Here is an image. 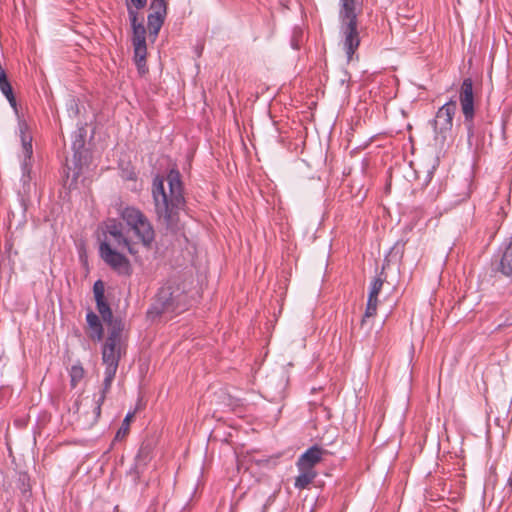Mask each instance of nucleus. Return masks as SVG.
<instances>
[{"instance_id":"bb28decb","label":"nucleus","mask_w":512,"mask_h":512,"mask_svg":"<svg viewBox=\"0 0 512 512\" xmlns=\"http://www.w3.org/2000/svg\"><path fill=\"white\" fill-rule=\"evenodd\" d=\"M24 149L28 156H30L32 154V144L30 142L29 143L24 142Z\"/></svg>"},{"instance_id":"6e6552de","label":"nucleus","mask_w":512,"mask_h":512,"mask_svg":"<svg viewBox=\"0 0 512 512\" xmlns=\"http://www.w3.org/2000/svg\"><path fill=\"white\" fill-rule=\"evenodd\" d=\"M457 110V104L455 101H449L444 104L437 112L435 118V127L440 132L448 131L452 128L453 117Z\"/></svg>"},{"instance_id":"1a4fd4ad","label":"nucleus","mask_w":512,"mask_h":512,"mask_svg":"<svg viewBox=\"0 0 512 512\" xmlns=\"http://www.w3.org/2000/svg\"><path fill=\"white\" fill-rule=\"evenodd\" d=\"M324 454L325 450L318 446L309 448L298 458L296 463L298 470L316 471L315 466L322 461Z\"/></svg>"},{"instance_id":"f257e3e1","label":"nucleus","mask_w":512,"mask_h":512,"mask_svg":"<svg viewBox=\"0 0 512 512\" xmlns=\"http://www.w3.org/2000/svg\"><path fill=\"white\" fill-rule=\"evenodd\" d=\"M120 216L126 223L127 229L114 219L106 222L107 234L113 242L136 256L139 249L151 250L155 242V230L150 220L142 211L135 207H125Z\"/></svg>"},{"instance_id":"9d476101","label":"nucleus","mask_w":512,"mask_h":512,"mask_svg":"<svg viewBox=\"0 0 512 512\" xmlns=\"http://www.w3.org/2000/svg\"><path fill=\"white\" fill-rule=\"evenodd\" d=\"M87 324H88V336L95 341H100L103 336V327L99 320V317L93 313L89 312L86 316Z\"/></svg>"},{"instance_id":"a878e982","label":"nucleus","mask_w":512,"mask_h":512,"mask_svg":"<svg viewBox=\"0 0 512 512\" xmlns=\"http://www.w3.org/2000/svg\"><path fill=\"white\" fill-rule=\"evenodd\" d=\"M131 2L136 8L140 9L146 5L147 0H131Z\"/></svg>"},{"instance_id":"7ed1b4c3","label":"nucleus","mask_w":512,"mask_h":512,"mask_svg":"<svg viewBox=\"0 0 512 512\" xmlns=\"http://www.w3.org/2000/svg\"><path fill=\"white\" fill-rule=\"evenodd\" d=\"M169 193L164 187L162 179L156 178L153 182V199L159 221L167 229L175 230L178 227V209L183 203L182 186L178 172L171 171L167 177Z\"/></svg>"},{"instance_id":"4be33fe9","label":"nucleus","mask_w":512,"mask_h":512,"mask_svg":"<svg viewBox=\"0 0 512 512\" xmlns=\"http://www.w3.org/2000/svg\"><path fill=\"white\" fill-rule=\"evenodd\" d=\"M150 459V449L148 446H143L141 447V449L139 450L138 454H137V457H136V461L137 463H139L140 461H143V464L145 465L146 464V461Z\"/></svg>"},{"instance_id":"423d86ee","label":"nucleus","mask_w":512,"mask_h":512,"mask_svg":"<svg viewBox=\"0 0 512 512\" xmlns=\"http://www.w3.org/2000/svg\"><path fill=\"white\" fill-rule=\"evenodd\" d=\"M156 302L160 313H181L187 308L188 297L179 286L168 285L159 290Z\"/></svg>"},{"instance_id":"6ab92c4d","label":"nucleus","mask_w":512,"mask_h":512,"mask_svg":"<svg viewBox=\"0 0 512 512\" xmlns=\"http://www.w3.org/2000/svg\"><path fill=\"white\" fill-rule=\"evenodd\" d=\"M145 34V27L142 24H138V26H135V28H133V44H145Z\"/></svg>"},{"instance_id":"b1692460","label":"nucleus","mask_w":512,"mask_h":512,"mask_svg":"<svg viewBox=\"0 0 512 512\" xmlns=\"http://www.w3.org/2000/svg\"><path fill=\"white\" fill-rule=\"evenodd\" d=\"M129 18H130V21H131V25H132V28H135V26H138V14L135 10L129 8Z\"/></svg>"},{"instance_id":"39448f33","label":"nucleus","mask_w":512,"mask_h":512,"mask_svg":"<svg viewBox=\"0 0 512 512\" xmlns=\"http://www.w3.org/2000/svg\"><path fill=\"white\" fill-rule=\"evenodd\" d=\"M114 246L120 248L113 242V238L107 234V229L105 228V238L99 245L101 259L118 274L130 276L132 267L129 259L117 251Z\"/></svg>"},{"instance_id":"393cba45","label":"nucleus","mask_w":512,"mask_h":512,"mask_svg":"<svg viewBox=\"0 0 512 512\" xmlns=\"http://www.w3.org/2000/svg\"><path fill=\"white\" fill-rule=\"evenodd\" d=\"M131 418H132V415L131 414H128L124 421H123V424H122V427L121 429L118 431V434H120L122 431L123 433H126L129 429V424H130V421H131Z\"/></svg>"},{"instance_id":"cd10ccee","label":"nucleus","mask_w":512,"mask_h":512,"mask_svg":"<svg viewBox=\"0 0 512 512\" xmlns=\"http://www.w3.org/2000/svg\"><path fill=\"white\" fill-rule=\"evenodd\" d=\"M508 486L512 489V475L508 479Z\"/></svg>"},{"instance_id":"4468645a","label":"nucleus","mask_w":512,"mask_h":512,"mask_svg":"<svg viewBox=\"0 0 512 512\" xmlns=\"http://www.w3.org/2000/svg\"><path fill=\"white\" fill-rule=\"evenodd\" d=\"M134 46V57L135 62L137 64L138 70L141 73L145 72V61H146V54H147V48L146 43L145 44H133Z\"/></svg>"},{"instance_id":"f8f14e48","label":"nucleus","mask_w":512,"mask_h":512,"mask_svg":"<svg viewBox=\"0 0 512 512\" xmlns=\"http://www.w3.org/2000/svg\"><path fill=\"white\" fill-rule=\"evenodd\" d=\"M317 472L310 470H299V475L295 478V488L302 490L307 488L316 478Z\"/></svg>"},{"instance_id":"aec40b11","label":"nucleus","mask_w":512,"mask_h":512,"mask_svg":"<svg viewBox=\"0 0 512 512\" xmlns=\"http://www.w3.org/2000/svg\"><path fill=\"white\" fill-rule=\"evenodd\" d=\"M151 9L153 14L163 16L166 15L167 4L165 0H151Z\"/></svg>"},{"instance_id":"412c9836","label":"nucleus","mask_w":512,"mask_h":512,"mask_svg":"<svg viewBox=\"0 0 512 512\" xmlns=\"http://www.w3.org/2000/svg\"><path fill=\"white\" fill-rule=\"evenodd\" d=\"M382 286H383V280L381 278L374 279V281L371 283V286H370L369 295L373 296V297H378V295L382 289Z\"/></svg>"},{"instance_id":"f3484780","label":"nucleus","mask_w":512,"mask_h":512,"mask_svg":"<svg viewBox=\"0 0 512 512\" xmlns=\"http://www.w3.org/2000/svg\"><path fill=\"white\" fill-rule=\"evenodd\" d=\"M85 371L81 365H73L70 369L71 386L76 387L84 378Z\"/></svg>"},{"instance_id":"dca6fc26","label":"nucleus","mask_w":512,"mask_h":512,"mask_svg":"<svg viewBox=\"0 0 512 512\" xmlns=\"http://www.w3.org/2000/svg\"><path fill=\"white\" fill-rule=\"evenodd\" d=\"M96 303L98 312L102 316L103 320L105 322H110V325L112 326L114 323H112V312L109 305L105 302L104 298L96 300Z\"/></svg>"},{"instance_id":"ddd939ff","label":"nucleus","mask_w":512,"mask_h":512,"mask_svg":"<svg viewBox=\"0 0 512 512\" xmlns=\"http://www.w3.org/2000/svg\"><path fill=\"white\" fill-rule=\"evenodd\" d=\"M500 271L506 277L512 278V242L503 253L500 261Z\"/></svg>"},{"instance_id":"0eeeda50","label":"nucleus","mask_w":512,"mask_h":512,"mask_svg":"<svg viewBox=\"0 0 512 512\" xmlns=\"http://www.w3.org/2000/svg\"><path fill=\"white\" fill-rule=\"evenodd\" d=\"M459 100L465 121L471 123L474 117V96L473 84L470 78L463 81L460 89Z\"/></svg>"},{"instance_id":"2eb2a0df","label":"nucleus","mask_w":512,"mask_h":512,"mask_svg":"<svg viewBox=\"0 0 512 512\" xmlns=\"http://www.w3.org/2000/svg\"><path fill=\"white\" fill-rule=\"evenodd\" d=\"M164 22V17L151 13L148 16V30L151 35L157 36L162 24Z\"/></svg>"},{"instance_id":"a211bd4d","label":"nucleus","mask_w":512,"mask_h":512,"mask_svg":"<svg viewBox=\"0 0 512 512\" xmlns=\"http://www.w3.org/2000/svg\"><path fill=\"white\" fill-rule=\"evenodd\" d=\"M377 306H378V297H373V296L368 295L367 306H366L365 314L362 319V323H364L367 318H371L376 315Z\"/></svg>"},{"instance_id":"9b49d317","label":"nucleus","mask_w":512,"mask_h":512,"mask_svg":"<svg viewBox=\"0 0 512 512\" xmlns=\"http://www.w3.org/2000/svg\"><path fill=\"white\" fill-rule=\"evenodd\" d=\"M0 90L8 100L9 104L16 108V98L13 93L12 86L7 78L5 70L0 65Z\"/></svg>"},{"instance_id":"5701e85b","label":"nucleus","mask_w":512,"mask_h":512,"mask_svg":"<svg viewBox=\"0 0 512 512\" xmlns=\"http://www.w3.org/2000/svg\"><path fill=\"white\" fill-rule=\"evenodd\" d=\"M93 292H94L95 300L104 298V285L100 280L95 282L94 287H93Z\"/></svg>"},{"instance_id":"f03ea898","label":"nucleus","mask_w":512,"mask_h":512,"mask_svg":"<svg viewBox=\"0 0 512 512\" xmlns=\"http://www.w3.org/2000/svg\"><path fill=\"white\" fill-rule=\"evenodd\" d=\"M125 353L124 343L122 340V327L120 323L115 322L112 328L109 330V335L103 345L102 360L106 365L104 372V381L101 394L93 399L88 397L81 401V407L85 409L80 414V420L82 421L84 428H91L94 426L100 415L101 406L106 398V394L109 392L112 382L115 378L119 361L122 354Z\"/></svg>"},{"instance_id":"20e7f679","label":"nucleus","mask_w":512,"mask_h":512,"mask_svg":"<svg viewBox=\"0 0 512 512\" xmlns=\"http://www.w3.org/2000/svg\"><path fill=\"white\" fill-rule=\"evenodd\" d=\"M340 18L343 26L344 49L347 60L351 61L353 54L358 49L360 38L357 32L356 0H341Z\"/></svg>"}]
</instances>
